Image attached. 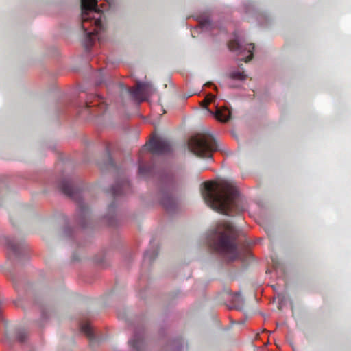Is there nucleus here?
I'll use <instances>...</instances> for the list:
<instances>
[{
    "mask_svg": "<svg viewBox=\"0 0 351 351\" xmlns=\"http://www.w3.org/2000/svg\"><path fill=\"white\" fill-rule=\"evenodd\" d=\"M230 49L232 51L238 50L239 53L245 54V52L246 51L248 55L245 58V62H249L252 58V51L254 49V45L253 43H248L246 45H242L240 43L237 44V48H234L232 45H230Z\"/></svg>",
    "mask_w": 351,
    "mask_h": 351,
    "instance_id": "obj_8",
    "label": "nucleus"
},
{
    "mask_svg": "<svg viewBox=\"0 0 351 351\" xmlns=\"http://www.w3.org/2000/svg\"><path fill=\"white\" fill-rule=\"evenodd\" d=\"M64 192L66 193H69V190L67 189H63Z\"/></svg>",
    "mask_w": 351,
    "mask_h": 351,
    "instance_id": "obj_12",
    "label": "nucleus"
},
{
    "mask_svg": "<svg viewBox=\"0 0 351 351\" xmlns=\"http://www.w3.org/2000/svg\"><path fill=\"white\" fill-rule=\"evenodd\" d=\"M208 112L210 113V114H213V112L210 110H208Z\"/></svg>",
    "mask_w": 351,
    "mask_h": 351,
    "instance_id": "obj_13",
    "label": "nucleus"
},
{
    "mask_svg": "<svg viewBox=\"0 0 351 351\" xmlns=\"http://www.w3.org/2000/svg\"><path fill=\"white\" fill-rule=\"evenodd\" d=\"M211 99L207 100V102H210Z\"/></svg>",
    "mask_w": 351,
    "mask_h": 351,
    "instance_id": "obj_14",
    "label": "nucleus"
},
{
    "mask_svg": "<svg viewBox=\"0 0 351 351\" xmlns=\"http://www.w3.org/2000/svg\"><path fill=\"white\" fill-rule=\"evenodd\" d=\"M236 230L229 223L219 224L213 235L214 248L229 260L238 257L237 245L234 242Z\"/></svg>",
    "mask_w": 351,
    "mask_h": 351,
    "instance_id": "obj_2",
    "label": "nucleus"
},
{
    "mask_svg": "<svg viewBox=\"0 0 351 351\" xmlns=\"http://www.w3.org/2000/svg\"><path fill=\"white\" fill-rule=\"evenodd\" d=\"M231 112L228 108L218 109L215 114L220 121H228L230 118Z\"/></svg>",
    "mask_w": 351,
    "mask_h": 351,
    "instance_id": "obj_9",
    "label": "nucleus"
},
{
    "mask_svg": "<svg viewBox=\"0 0 351 351\" xmlns=\"http://www.w3.org/2000/svg\"><path fill=\"white\" fill-rule=\"evenodd\" d=\"M189 148L196 156L210 158L211 152L216 149L215 142L209 136L198 134L191 138Z\"/></svg>",
    "mask_w": 351,
    "mask_h": 351,
    "instance_id": "obj_4",
    "label": "nucleus"
},
{
    "mask_svg": "<svg viewBox=\"0 0 351 351\" xmlns=\"http://www.w3.org/2000/svg\"><path fill=\"white\" fill-rule=\"evenodd\" d=\"M152 152L156 154H163L170 151L171 144L167 140H158L151 143Z\"/></svg>",
    "mask_w": 351,
    "mask_h": 351,
    "instance_id": "obj_7",
    "label": "nucleus"
},
{
    "mask_svg": "<svg viewBox=\"0 0 351 351\" xmlns=\"http://www.w3.org/2000/svg\"><path fill=\"white\" fill-rule=\"evenodd\" d=\"M82 330L84 333H85L88 337H92L91 327L88 324H84L82 326Z\"/></svg>",
    "mask_w": 351,
    "mask_h": 351,
    "instance_id": "obj_11",
    "label": "nucleus"
},
{
    "mask_svg": "<svg viewBox=\"0 0 351 351\" xmlns=\"http://www.w3.org/2000/svg\"><path fill=\"white\" fill-rule=\"evenodd\" d=\"M155 88L149 82H138L134 89L124 88L122 91L128 93L132 99L138 101H142L147 96L151 95L155 92Z\"/></svg>",
    "mask_w": 351,
    "mask_h": 351,
    "instance_id": "obj_5",
    "label": "nucleus"
},
{
    "mask_svg": "<svg viewBox=\"0 0 351 351\" xmlns=\"http://www.w3.org/2000/svg\"><path fill=\"white\" fill-rule=\"evenodd\" d=\"M158 195L160 203L166 208H169L174 202L175 197L171 188L162 189Z\"/></svg>",
    "mask_w": 351,
    "mask_h": 351,
    "instance_id": "obj_6",
    "label": "nucleus"
},
{
    "mask_svg": "<svg viewBox=\"0 0 351 351\" xmlns=\"http://www.w3.org/2000/svg\"><path fill=\"white\" fill-rule=\"evenodd\" d=\"M97 0H81L82 27L89 41L92 36L97 33V29L103 28L104 15L97 8Z\"/></svg>",
    "mask_w": 351,
    "mask_h": 351,
    "instance_id": "obj_3",
    "label": "nucleus"
},
{
    "mask_svg": "<svg viewBox=\"0 0 351 351\" xmlns=\"http://www.w3.org/2000/svg\"><path fill=\"white\" fill-rule=\"evenodd\" d=\"M202 193L207 205L221 213L229 215L233 210L244 209L240 206L242 198L232 182H206Z\"/></svg>",
    "mask_w": 351,
    "mask_h": 351,
    "instance_id": "obj_1",
    "label": "nucleus"
},
{
    "mask_svg": "<svg viewBox=\"0 0 351 351\" xmlns=\"http://www.w3.org/2000/svg\"><path fill=\"white\" fill-rule=\"evenodd\" d=\"M231 77L235 80H243L246 78V75L243 72L236 71L232 73Z\"/></svg>",
    "mask_w": 351,
    "mask_h": 351,
    "instance_id": "obj_10",
    "label": "nucleus"
}]
</instances>
